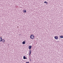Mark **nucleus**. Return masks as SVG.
Masks as SVG:
<instances>
[{"label": "nucleus", "instance_id": "nucleus-13", "mask_svg": "<svg viewBox=\"0 0 63 63\" xmlns=\"http://www.w3.org/2000/svg\"><path fill=\"white\" fill-rule=\"evenodd\" d=\"M21 35V34H19V36H20V35Z\"/></svg>", "mask_w": 63, "mask_h": 63}, {"label": "nucleus", "instance_id": "nucleus-16", "mask_svg": "<svg viewBox=\"0 0 63 63\" xmlns=\"http://www.w3.org/2000/svg\"><path fill=\"white\" fill-rule=\"evenodd\" d=\"M5 40L4 39H3L2 40Z\"/></svg>", "mask_w": 63, "mask_h": 63}, {"label": "nucleus", "instance_id": "nucleus-7", "mask_svg": "<svg viewBox=\"0 0 63 63\" xmlns=\"http://www.w3.org/2000/svg\"><path fill=\"white\" fill-rule=\"evenodd\" d=\"M2 40L3 39H2V38H0V42H1V41H2Z\"/></svg>", "mask_w": 63, "mask_h": 63}, {"label": "nucleus", "instance_id": "nucleus-6", "mask_svg": "<svg viewBox=\"0 0 63 63\" xmlns=\"http://www.w3.org/2000/svg\"><path fill=\"white\" fill-rule=\"evenodd\" d=\"M60 38H63V36L62 35H61L59 36Z\"/></svg>", "mask_w": 63, "mask_h": 63}, {"label": "nucleus", "instance_id": "nucleus-4", "mask_svg": "<svg viewBox=\"0 0 63 63\" xmlns=\"http://www.w3.org/2000/svg\"><path fill=\"white\" fill-rule=\"evenodd\" d=\"M31 48H32V46H29V49H31Z\"/></svg>", "mask_w": 63, "mask_h": 63}, {"label": "nucleus", "instance_id": "nucleus-2", "mask_svg": "<svg viewBox=\"0 0 63 63\" xmlns=\"http://www.w3.org/2000/svg\"><path fill=\"white\" fill-rule=\"evenodd\" d=\"M58 36H55L54 37V38L56 40H57V39H58Z\"/></svg>", "mask_w": 63, "mask_h": 63}, {"label": "nucleus", "instance_id": "nucleus-5", "mask_svg": "<svg viewBox=\"0 0 63 63\" xmlns=\"http://www.w3.org/2000/svg\"><path fill=\"white\" fill-rule=\"evenodd\" d=\"M23 58L24 59H27V58H26L25 56H23Z\"/></svg>", "mask_w": 63, "mask_h": 63}, {"label": "nucleus", "instance_id": "nucleus-15", "mask_svg": "<svg viewBox=\"0 0 63 63\" xmlns=\"http://www.w3.org/2000/svg\"><path fill=\"white\" fill-rule=\"evenodd\" d=\"M0 38H2V37H0Z\"/></svg>", "mask_w": 63, "mask_h": 63}, {"label": "nucleus", "instance_id": "nucleus-1", "mask_svg": "<svg viewBox=\"0 0 63 63\" xmlns=\"http://www.w3.org/2000/svg\"><path fill=\"white\" fill-rule=\"evenodd\" d=\"M30 38L32 39H34V35H31L30 36Z\"/></svg>", "mask_w": 63, "mask_h": 63}, {"label": "nucleus", "instance_id": "nucleus-11", "mask_svg": "<svg viewBox=\"0 0 63 63\" xmlns=\"http://www.w3.org/2000/svg\"><path fill=\"white\" fill-rule=\"evenodd\" d=\"M5 39H4L3 40V41H2V42H3V43H4V42H5Z\"/></svg>", "mask_w": 63, "mask_h": 63}, {"label": "nucleus", "instance_id": "nucleus-3", "mask_svg": "<svg viewBox=\"0 0 63 63\" xmlns=\"http://www.w3.org/2000/svg\"><path fill=\"white\" fill-rule=\"evenodd\" d=\"M31 51H32V50H29V55H31Z\"/></svg>", "mask_w": 63, "mask_h": 63}, {"label": "nucleus", "instance_id": "nucleus-9", "mask_svg": "<svg viewBox=\"0 0 63 63\" xmlns=\"http://www.w3.org/2000/svg\"><path fill=\"white\" fill-rule=\"evenodd\" d=\"M22 44H25V41H23V42H22Z\"/></svg>", "mask_w": 63, "mask_h": 63}, {"label": "nucleus", "instance_id": "nucleus-12", "mask_svg": "<svg viewBox=\"0 0 63 63\" xmlns=\"http://www.w3.org/2000/svg\"><path fill=\"white\" fill-rule=\"evenodd\" d=\"M26 63H29V62H26Z\"/></svg>", "mask_w": 63, "mask_h": 63}, {"label": "nucleus", "instance_id": "nucleus-8", "mask_svg": "<svg viewBox=\"0 0 63 63\" xmlns=\"http://www.w3.org/2000/svg\"><path fill=\"white\" fill-rule=\"evenodd\" d=\"M23 12V13H26V10H24Z\"/></svg>", "mask_w": 63, "mask_h": 63}, {"label": "nucleus", "instance_id": "nucleus-10", "mask_svg": "<svg viewBox=\"0 0 63 63\" xmlns=\"http://www.w3.org/2000/svg\"><path fill=\"white\" fill-rule=\"evenodd\" d=\"M44 3H47V4H48V3H47V2L46 1H45L44 2Z\"/></svg>", "mask_w": 63, "mask_h": 63}, {"label": "nucleus", "instance_id": "nucleus-14", "mask_svg": "<svg viewBox=\"0 0 63 63\" xmlns=\"http://www.w3.org/2000/svg\"><path fill=\"white\" fill-rule=\"evenodd\" d=\"M30 61H31V59H30Z\"/></svg>", "mask_w": 63, "mask_h": 63}]
</instances>
